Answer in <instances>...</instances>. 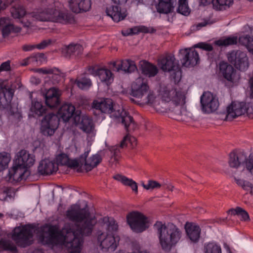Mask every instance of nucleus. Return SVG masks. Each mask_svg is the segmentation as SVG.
Masks as SVG:
<instances>
[{
	"mask_svg": "<svg viewBox=\"0 0 253 253\" xmlns=\"http://www.w3.org/2000/svg\"><path fill=\"white\" fill-rule=\"evenodd\" d=\"M91 108L101 113L110 114L111 117L115 119L117 122H120L124 126L128 132L133 130L136 127L132 117L122 108L118 107L119 109H117L114 105L111 99L105 98L101 101L95 100L91 104Z\"/></svg>",
	"mask_w": 253,
	"mask_h": 253,
	"instance_id": "4",
	"label": "nucleus"
},
{
	"mask_svg": "<svg viewBox=\"0 0 253 253\" xmlns=\"http://www.w3.org/2000/svg\"><path fill=\"white\" fill-rule=\"evenodd\" d=\"M187 235L190 240L193 242H197L200 238L201 228L195 224L187 225L185 227Z\"/></svg>",
	"mask_w": 253,
	"mask_h": 253,
	"instance_id": "30",
	"label": "nucleus"
},
{
	"mask_svg": "<svg viewBox=\"0 0 253 253\" xmlns=\"http://www.w3.org/2000/svg\"><path fill=\"white\" fill-rule=\"evenodd\" d=\"M38 242L50 249L63 245V228L56 225L46 224L41 228L38 235Z\"/></svg>",
	"mask_w": 253,
	"mask_h": 253,
	"instance_id": "8",
	"label": "nucleus"
},
{
	"mask_svg": "<svg viewBox=\"0 0 253 253\" xmlns=\"http://www.w3.org/2000/svg\"><path fill=\"white\" fill-rule=\"evenodd\" d=\"M9 19L7 17H1L0 18V28L2 29L6 25L10 24Z\"/></svg>",
	"mask_w": 253,
	"mask_h": 253,
	"instance_id": "57",
	"label": "nucleus"
},
{
	"mask_svg": "<svg viewBox=\"0 0 253 253\" xmlns=\"http://www.w3.org/2000/svg\"><path fill=\"white\" fill-rule=\"evenodd\" d=\"M195 47H198L208 51H211L213 50V47L211 44L206 42H199L194 45Z\"/></svg>",
	"mask_w": 253,
	"mask_h": 253,
	"instance_id": "52",
	"label": "nucleus"
},
{
	"mask_svg": "<svg viewBox=\"0 0 253 253\" xmlns=\"http://www.w3.org/2000/svg\"><path fill=\"white\" fill-rule=\"evenodd\" d=\"M204 253H221V249L219 245L214 242L205 244Z\"/></svg>",
	"mask_w": 253,
	"mask_h": 253,
	"instance_id": "40",
	"label": "nucleus"
},
{
	"mask_svg": "<svg viewBox=\"0 0 253 253\" xmlns=\"http://www.w3.org/2000/svg\"><path fill=\"white\" fill-rule=\"evenodd\" d=\"M159 95L163 101L169 102L171 101L176 105V111L177 114L180 115L181 112V107L177 106L181 103L185 102V96L184 92L177 90L175 86L168 84L166 85H161L159 90Z\"/></svg>",
	"mask_w": 253,
	"mask_h": 253,
	"instance_id": "9",
	"label": "nucleus"
},
{
	"mask_svg": "<svg viewBox=\"0 0 253 253\" xmlns=\"http://www.w3.org/2000/svg\"><path fill=\"white\" fill-rule=\"evenodd\" d=\"M58 5V2L53 0H42L39 7L28 14L23 5L17 3L12 6L10 12L14 18H22V22L26 20L24 23L25 27L31 26L32 22L28 19L30 17L41 21L61 23L63 21V13Z\"/></svg>",
	"mask_w": 253,
	"mask_h": 253,
	"instance_id": "2",
	"label": "nucleus"
},
{
	"mask_svg": "<svg viewBox=\"0 0 253 253\" xmlns=\"http://www.w3.org/2000/svg\"><path fill=\"white\" fill-rule=\"evenodd\" d=\"M247 156L243 153L232 152L229 155L228 163L231 168H238L241 165L246 163Z\"/></svg>",
	"mask_w": 253,
	"mask_h": 253,
	"instance_id": "28",
	"label": "nucleus"
},
{
	"mask_svg": "<svg viewBox=\"0 0 253 253\" xmlns=\"http://www.w3.org/2000/svg\"><path fill=\"white\" fill-rule=\"evenodd\" d=\"M35 162L34 156L25 150H21L16 155L13 167L8 170V180L15 184L23 180H26L30 175L28 168Z\"/></svg>",
	"mask_w": 253,
	"mask_h": 253,
	"instance_id": "5",
	"label": "nucleus"
},
{
	"mask_svg": "<svg viewBox=\"0 0 253 253\" xmlns=\"http://www.w3.org/2000/svg\"><path fill=\"white\" fill-rule=\"evenodd\" d=\"M113 67L117 71L122 70L128 73H131L137 70L134 61L129 59L123 60L119 62H114Z\"/></svg>",
	"mask_w": 253,
	"mask_h": 253,
	"instance_id": "25",
	"label": "nucleus"
},
{
	"mask_svg": "<svg viewBox=\"0 0 253 253\" xmlns=\"http://www.w3.org/2000/svg\"><path fill=\"white\" fill-rule=\"evenodd\" d=\"M55 42L56 40L55 39L45 40L42 41L40 43L36 44V48L39 49H43Z\"/></svg>",
	"mask_w": 253,
	"mask_h": 253,
	"instance_id": "48",
	"label": "nucleus"
},
{
	"mask_svg": "<svg viewBox=\"0 0 253 253\" xmlns=\"http://www.w3.org/2000/svg\"><path fill=\"white\" fill-rule=\"evenodd\" d=\"M44 56V55L42 53L33 54L24 60V62L22 63V65L26 66L31 63L37 62L39 60L43 58Z\"/></svg>",
	"mask_w": 253,
	"mask_h": 253,
	"instance_id": "43",
	"label": "nucleus"
},
{
	"mask_svg": "<svg viewBox=\"0 0 253 253\" xmlns=\"http://www.w3.org/2000/svg\"><path fill=\"white\" fill-rule=\"evenodd\" d=\"M208 24V21H204L202 22L199 23L196 25V28L197 30H200L202 27L206 26Z\"/></svg>",
	"mask_w": 253,
	"mask_h": 253,
	"instance_id": "60",
	"label": "nucleus"
},
{
	"mask_svg": "<svg viewBox=\"0 0 253 253\" xmlns=\"http://www.w3.org/2000/svg\"><path fill=\"white\" fill-rule=\"evenodd\" d=\"M10 69V61L9 60L3 62L0 66V73L3 71H9Z\"/></svg>",
	"mask_w": 253,
	"mask_h": 253,
	"instance_id": "56",
	"label": "nucleus"
},
{
	"mask_svg": "<svg viewBox=\"0 0 253 253\" xmlns=\"http://www.w3.org/2000/svg\"><path fill=\"white\" fill-rule=\"evenodd\" d=\"M219 75L227 81L233 83L238 78L236 70L227 62L221 61L219 64Z\"/></svg>",
	"mask_w": 253,
	"mask_h": 253,
	"instance_id": "20",
	"label": "nucleus"
},
{
	"mask_svg": "<svg viewBox=\"0 0 253 253\" xmlns=\"http://www.w3.org/2000/svg\"><path fill=\"white\" fill-rule=\"evenodd\" d=\"M14 25L12 24H8L4 26L2 29V33L3 37H6L13 31Z\"/></svg>",
	"mask_w": 253,
	"mask_h": 253,
	"instance_id": "53",
	"label": "nucleus"
},
{
	"mask_svg": "<svg viewBox=\"0 0 253 253\" xmlns=\"http://www.w3.org/2000/svg\"><path fill=\"white\" fill-rule=\"evenodd\" d=\"M69 6L74 13H79L89 10L91 7L90 0H70Z\"/></svg>",
	"mask_w": 253,
	"mask_h": 253,
	"instance_id": "24",
	"label": "nucleus"
},
{
	"mask_svg": "<svg viewBox=\"0 0 253 253\" xmlns=\"http://www.w3.org/2000/svg\"><path fill=\"white\" fill-rule=\"evenodd\" d=\"M140 69L142 73L149 78L155 77L159 70L156 66L146 61L140 62Z\"/></svg>",
	"mask_w": 253,
	"mask_h": 253,
	"instance_id": "29",
	"label": "nucleus"
},
{
	"mask_svg": "<svg viewBox=\"0 0 253 253\" xmlns=\"http://www.w3.org/2000/svg\"><path fill=\"white\" fill-rule=\"evenodd\" d=\"M147 93V97L143 100L147 104H152L155 99V95L153 91H148Z\"/></svg>",
	"mask_w": 253,
	"mask_h": 253,
	"instance_id": "54",
	"label": "nucleus"
},
{
	"mask_svg": "<svg viewBox=\"0 0 253 253\" xmlns=\"http://www.w3.org/2000/svg\"><path fill=\"white\" fill-rule=\"evenodd\" d=\"M245 162L246 169L253 175V154H251Z\"/></svg>",
	"mask_w": 253,
	"mask_h": 253,
	"instance_id": "49",
	"label": "nucleus"
},
{
	"mask_svg": "<svg viewBox=\"0 0 253 253\" xmlns=\"http://www.w3.org/2000/svg\"><path fill=\"white\" fill-rule=\"evenodd\" d=\"M88 71L91 74L98 76L100 81L107 85H110L114 81L113 75L108 69L90 67Z\"/></svg>",
	"mask_w": 253,
	"mask_h": 253,
	"instance_id": "23",
	"label": "nucleus"
},
{
	"mask_svg": "<svg viewBox=\"0 0 253 253\" xmlns=\"http://www.w3.org/2000/svg\"><path fill=\"white\" fill-rule=\"evenodd\" d=\"M130 140V138L127 135L124 137L119 145L111 146L109 148V150L112 154L111 159H114V161H117L119 157L121 148H123L127 145L126 142Z\"/></svg>",
	"mask_w": 253,
	"mask_h": 253,
	"instance_id": "31",
	"label": "nucleus"
},
{
	"mask_svg": "<svg viewBox=\"0 0 253 253\" xmlns=\"http://www.w3.org/2000/svg\"><path fill=\"white\" fill-rule=\"evenodd\" d=\"M7 195L8 194L6 190H4L2 191H0V200H5L6 199Z\"/></svg>",
	"mask_w": 253,
	"mask_h": 253,
	"instance_id": "59",
	"label": "nucleus"
},
{
	"mask_svg": "<svg viewBox=\"0 0 253 253\" xmlns=\"http://www.w3.org/2000/svg\"><path fill=\"white\" fill-rule=\"evenodd\" d=\"M45 103L53 112L45 115L41 122L42 133L47 136L53 135L58 128L59 122L63 121V105H60L58 90L55 88L48 89L44 94Z\"/></svg>",
	"mask_w": 253,
	"mask_h": 253,
	"instance_id": "3",
	"label": "nucleus"
},
{
	"mask_svg": "<svg viewBox=\"0 0 253 253\" xmlns=\"http://www.w3.org/2000/svg\"><path fill=\"white\" fill-rule=\"evenodd\" d=\"M227 58L229 62L241 71H246L249 67L248 57L245 52L239 50H232L227 54Z\"/></svg>",
	"mask_w": 253,
	"mask_h": 253,
	"instance_id": "16",
	"label": "nucleus"
},
{
	"mask_svg": "<svg viewBox=\"0 0 253 253\" xmlns=\"http://www.w3.org/2000/svg\"><path fill=\"white\" fill-rule=\"evenodd\" d=\"M31 110L35 113V115L41 116L45 113L46 109L42 105L41 102L33 100Z\"/></svg>",
	"mask_w": 253,
	"mask_h": 253,
	"instance_id": "38",
	"label": "nucleus"
},
{
	"mask_svg": "<svg viewBox=\"0 0 253 253\" xmlns=\"http://www.w3.org/2000/svg\"><path fill=\"white\" fill-rule=\"evenodd\" d=\"M35 48H36V44H25L22 46V49L25 51L32 50Z\"/></svg>",
	"mask_w": 253,
	"mask_h": 253,
	"instance_id": "58",
	"label": "nucleus"
},
{
	"mask_svg": "<svg viewBox=\"0 0 253 253\" xmlns=\"http://www.w3.org/2000/svg\"><path fill=\"white\" fill-rule=\"evenodd\" d=\"M97 240L100 243V246L102 249H107L113 252L116 249L118 245L119 237L118 236L115 237L110 234L105 236L104 233H101L98 235Z\"/></svg>",
	"mask_w": 253,
	"mask_h": 253,
	"instance_id": "21",
	"label": "nucleus"
},
{
	"mask_svg": "<svg viewBox=\"0 0 253 253\" xmlns=\"http://www.w3.org/2000/svg\"><path fill=\"white\" fill-rule=\"evenodd\" d=\"M177 12L184 15H188L190 12V8L188 5V0H179Z\"/></svg>",
	"mask_w": 253,
	"mask_h": 253,
	"instance_id": "41",
	"label": "nucleus"
},
{
	"mask_svg": "<svg viewBox=\"0 0 253 253\" xmlns=\"http://www.w3.org/2000/svg\"><path fill=\"white\" fill-rule=\"evenodd\" d=\"M155 226L157 227L162 249L166 252L170 251L172 247L175 246L180 240L182 236L181 231L173 223L166 225L163 224L161 222H158Z\"/></svg>",
	"mask_w": 253,
	"mask_h": 253,
	"instance_id": "7",
	"label": "nucleus"
},
{
	"mask_svg": "<svg viewBox=\"0 0 253 253\" xmlns=\"http://www.w3.org/2000/svg\"><path fill=\"white\" fill-rule=\"evenodd\" d=\"M238 42L237 36L228 37L224 39H220L214 42V44L219 46H228L236 44Z\"/></svg>",
	"mask_w": 253,
	"mask_h": 253,
	"instance_id": "37",
	"label": "nucleus"
},
{
	"mask_svg": "<svg viewBox=\"0 0 253 253\" xmlns=\"http://www.w3.org/2000/svg\"><path fill=\"white\" fill-rule=\"evenodd\" d=\"M179 56L182 65L185 67H194L198 64L200 59L198 52L190 48L179 50Z\"/></svg>",
	"mask_w": 253,
	"mask_h": 253,
	"instance_id": "18",
	"label": "nucleus"
},
{
	"mask_svg": "<svg viewBox=\"0 0 253 253\" xmlns=\"http://www.w3.org/2000/svg\"><path fill=\"white\" fill-rule=\"evenodd\" d=\"M14 91V89L8 86H2L0 84V110H6L10 116L20 121L22 118L21 113L17 108H13L11 105Z\"/></svg>",
	"mask_w": 253,
	"mask_h": 253,
	"instance_id": "10",
	"label": "nucleus"
},
{
	"mask_svg": "<svg viewBox=\"0 0 253 253\" xmlns=\"http://www.w3.org/2000/svg\"><path fill=\"white\" fill-rule=\"evenodd\" d=\"M0 250L10 252L12 253H17V247L9 240L1 239L0 240Z\"/></svg>",
	"mask_w": 253,
	"mask_h": 253,
	"instance_id": "35",
	"label": "nucleus"
},
{
	"mask_svg": "<svg viewBox=\"0 0 253 253\" xmlns=\"http://www.w3.org/2000/svg\"><path fill=\"white\" fill-rule=\"evenodd\" d=\"M226 119L231 121L234 118L247 113L250 117H253V101L245 106L243 103H232L227 107Z\"/></svg>",
	"mask_w": 253,
	"mask_h": 253,
	"instance_id": "13",
	"label": "nucleus"
},
{
	"mask_svg": "<svg viewBox=\"0 0 253 253\" xmlns=\"http://www.w3.org/2000/svg\"><path fill=\"white\" fill-rule=\"evenodd\" d=\"M252 184L250 182L246 181H245L244 184L243 185L242 188L245 190H247L248 188H252Z\"/></svg>",
	"mask_w": 253,
	"mask_h": 253,
	"instance_id": "62",
	"label": "nucleus"
},
{
	"mask_svg": "<svg viewBox=\"0 0 253 253\" xmlns=\"http://www.w3.org/2000/svg\"><path fill=\"white\" fill-rule=\"evenodd\" d=\"M12 238L17 245L25 248L33 243V227L30 224L16 227L13 231Z\"/></svg>",
	"mask_w": 253,
	"mask_h": 253,
	"instance_id": "11",
	"label": "nucleus"
},
{
	"mask_svg": "<svg viewBox=\"0 0 253 253\" xmlns=\"http://www.w3.org/2000/svg\"><path fill=\"white\" fill-rule=\"evenodd\" d=\"M66 216L75 222V226L67 231L64 235V250L67 248L68 253H80L83 237L91 234L96 220L91 216L88 210L76 205L72 206L67 211Z\"/></svg>",
	"mask_w": 253,
	"mask_h": 253,
	"instance_id": "1",
	"label": "nucleus"
},
{
	"mask_svg": "<svg viewBox=\"0 0 253 253\" xmlns=\"http://www.w3.org/2000/svg\"><path fill=\"white\" fill-rule=\"evenodd\" d=\"M200 102L202 111L208 114L215 111L219 105L218 98L209 91L203 93L201 96Z\"/></svg>",
	"mask_w": 253,
	"mask_h": 253,
	"instance_id": "17",
	"label": "nucleus"
},
{
	"mask_svg": "<svg viewBox=\"0 0 253 253\" xmlns=\"http://www.w3.org/2000/svg\"><path fill=\"white\" fill-rule=\"evenodd\" d=\"M36 72L37 73L42 74L44 75L46 74H54L58 75L59 73V70L58 69L53 67V68H38L36 69Z\"/></svg>",
	"mask_w": 253,
	"mask_h": 253,
	"instance_id": "45",
	"label": "nucleus"
},
{
	"mask_svg": "<svg viewBox=\"0 0 253 253\" xmlns=\"http://www.w3.org/2000/svg\"><path fill=\"white\" fill-rule=\"evenodd\" d=\"M77 85L82 90H88L92 85V82L88 75H81L76 80Z\"/></svg>",
	"mask_w": 253,
	"mask_h": 253,
	"instance_id": "32",
	"label": "nucleus"
},
{
	"mask_svg": "<svg viewBox=\"0 0 253 253\" xmlns=\"http://www.w3.org/2000/svg\"><path fill=\"white\" fill-rule=\"evenodd\" d=\"M131 35L138 34L140 32L148 33V30L147 27L144 26L134 27L129 29Z\"/></svg>",
	"mask_w": 253,
	"mask_h": 253,
	"instance_id": "50",
	"label": "nucleus"
},
{
	"mask_svg": "<svg viewBox=\"0 0 253 253\" xmlns=\"http://www.w3.org/2000/svg\"><path fill=\"white\" fill-rule=\"evenodd\" d=\"M228 212L232 215H237L241 217L242 220L248 221L250 220L249 215L247 211L241 207H237L235 209H231Z\"/></svg>",
	"mask_w": 253,
	"mask_h": 253,
	"instance_id": "36",
	"label": "nucleus"
},
{
	"mask_svg": "<svg viewBox=\"0 0 253 253\" xmlns=\"http://www.w3.org/2000/svg\"><path fill=\"white\" fill-rule=\"evenodd\" d=\"M130 182L132 184L131 185L130 187L131 188L132 190L134 192H135L136 193H137V192H138V188H137V183L134 181H130Z\"/></svg>",
	"mask_w": 253,
	"mask_h": 253,
	"instance_id": "61",
	"label": "nucleus"
},
{
	"mask_svg": "<svg viewBox=\"0 0 253 253\" xmlns=\"http://www.w3.org/2000/svg\"><path fill=\"white\" fill-rule=\"evenodd\" d=\"M143 186L144 188L148 190L159 188L161 187V185L156 181L149 180L147 184H143Z\"/></svg>",
	"mask_w": 253,
	"mask_h": 253,
	"instance_id": "51",
	"label": "nucleus"
},
{
	"mask_svg": "<svg viewBox=\"0 0 253 253\" xmlns=\"http://www.w3.org/2000/svg\"><path fill=\"white\" fill-rule=\"evenodd\" d=\"M127 222L131 229L137 233H141L148 228L147 218L142 213L133 211L126 216Z\"/></svg>",
	"mask_w": 253,
	"mask_h": 253,
	"instance_id": "14",
	"label": "nucleus"
},
{
	"mask_svg": "<svg viewBox=\"0 0 253 253\" xmlns=\"http://www.w3.org/2000/svg\"><path fill=\"white\" fill-rule=\"evenodd\" d=\"M149 90L147 79L142 77L137 78L131 85L130 95L132 96L142 98L147 94Z\"/></svg>",
	"mask_w": 253,
	"mask_h": 253,
	"instance_id": "19",
	"label": "nucleus"
},
{
	"mask_svg": "<svg viewBox=\"0 0 253 253\" xmlns=\"http://www.w3.org/2000/svg\"><path fill=\"white\" fill-rule=\"evenodd\" d=\"M114 178L119 181H121L123 184L131 187L132 184L130 181H133L132 179H129L125 176L121 174H116L114 176Z\"/></svg>",
	"mask_w": 253,
	"mask_h": 253,
	"instance_id": "47",
	"label": "nucleus"
},
{
	"mask_svg": "<svg viewBox=\"0 0 253 253\" xmlns=\"http://www.w3.org/2000/svg\"><path fill=\"white\" fill-rule=\"evenodd\" d=\"M104 222H107V228L109 232H114L117 230L118 226L113 218L105 217L103 218Z\"/></svg>",
	"mask_w": 253,
	"mask_h": 253,
	"instance_id": "42",
	"label": "nucleus"
},
{
	"mask_svg": "<svg viewBox=\"0 0 253 253\" xmlns=\"http://www.w3.org/2000/svg\"><path fill=\"white\" fill-rule=\"evenodd\" d=\"M63 166V152L57 155L53 161L49 159L42 160L38 168V171L42 175H49L56 172L59 166Z\"/></svg>",
	"mask_w": 253,
	"mask_h": 253,
	"instance_id": "15",
	"label": "nucleus"
},
{
	"mask_svg": "<svg viewBox=\"0 0 253 253\" xmlns=\"http://www.w3.org/2000/svg\"><path fill=\"white\" fill-rule=\"evenodd\" d=\"M75 22L74 16L73 14L66 13L64 12V24H72Z\"/></svg>",
	"mask_w": 253,
	"mask_h": 253,
	"instance_id": "55",
	"label": "nucleus"
},
{
	"mask_svg": "<svg viewBox=\"0 0 253 253\" xmlns=\"http://www.w3.org/2000/svg\"><path fill=\"white\" fill-rule=\"evenodd\" d=\"M115 3L118 4H122L126 2L127 0H111Z\"/></svg>",
	"mask_w": 253,
	"mask_h": 253,
	"instance_id": "64",
	"label": "nucleus"
},
{
	"mask_svg": "<svg viewBox=\"0 0 253 253\" xmlns=\"http://www.w3.org/2000/svg\"><path fill=\"white\" fill-rule=\"evenodd\" d=\"M233 2V0H216V3L218 5L217 8L220 10H222L225 9L226 7H229Z\"/></svg>",
	"mask_w": 253,
	"mask_h": 253,
	"instance_id": "46",
	"label": "nucleus"
},
{
	"mask_svg": "<svg viewBox=\"0 0 253 253\" xmlns=\"http://www.w3.org/2000/svg\"><path fill=\"white\" fill-rule=\"evenodd\" d=\"M250 83L251 84V97L253 98V77L251 78L250 80Z\"/></svg>",
	"mask_w": 253,
	"mask_h": 253,
	"instance_id": "63",
	"label": "nucleus"
},
{
	"mask_svg": "<svg viewBox=\"0 0 253 253\" xmlns=\"http://www.w3.org/2000/svg\"><path fill=\"white\" fill-rule=\"evenodd\" d=\"M106 13L116 22H119L124 20L127 15L126 11H122L121 7L117 5H111L107 7Z\"/></svg>",
	"mask_w": 253,
	"mask_h": 253,
	"instance_id": "26",
	"label": "nucleus"
},
{
	"mask_svg": "<svg viewBox=\"0 0 253 253\" xmlns=\"http://www.w3.org/2000/svg\"><path fill=\"white\" fill-rule=\"evenodd\" d=\"M83 46L80 44H70L64 48V58H74L82 55Z\"/></svg>",
	"mask_w": 253,
	"mask_h": 253,
	"instance_id": "27",
	"label": "nucleus"
},
{
	"mask_svg": "<svg viewBox=\"0 0 253 253\" xmlns=\"http://www.w3.org/2000/svg\"><path fill=\"white\" fill-rule=\"evenodd\" d=\"M241 45H244L253 54V38L248 35H243L238 39Z\"/></svg>",
	"mask_w": 253,
	"mask_h": 253,
	"instance_id": "33",
	"label": "nucleus"
},
{
	"mask_svg": "<svg viewBox=\"0 0 253 253\" xmlns=\"http://www.w3.org/2000/svg\"><path fill=\"white\" fill-rule=\"evenodd\" d=\"M80 110L76 109L75 106L64 102V122L71 121L79 129L86 133H90L95 128L92 118L86 114L82 115Z\"/></svg>",
	"mask_w": 253,
	"mask_h": 253,
	"instance_id": "6",
	"label": "nucleus"
},
{
	"mask_svg": "<svg viewBox=\"0 0 253 253\" xmlns=\"http://www.w3.org/2000/svg\"><path fill=\"white\" fill-rule=\"evenodd\" d=\"M156 8L157 11L160 13L168 14L172 11L174 8V4L159 1V3L156 6Z\"/></svg>",
	"mask_w": 253,
	"mask_h": 253,
	"instance_id": "39",
	"label": "nucleus"
},
{
	"mask_svg": "<svg viewBox=\"0 0 253 253\" xmlns=\"http://www.w3.org/2000/svg\"><path fill=\"white\" fill-rule=\"evenodd\" d=\"M10 160V157L7 153L0 154V171L7 168Z\"/></svg>",
	"mask_w": 253,
	"mask_h": 253,
	"instance_id": "44",
	"label": "nucleus"
},
{
	"mask_svg": "<svg viewBox=\"0 0 253 253\" xmlns=\"http://www.w3.org/2000/svg\"><path fill=\"white\" fill-rule=\"evenodd\" d=\"M81 156L78 159L71 160L68 159L66 162H64V166H67L68 168L77 169V172H81L83 171V164L81 163Z\"/></svg>",
	"mask_w": 253,
	"mask_h": 253,
	"instance_id": "34",
	"label": "nucleus"
},
{
	"mask_svg": "<svg viewBox=\"0 0 253 253\" xmlns=\"http://www.w3.org/2000/svg\"><path fill=\"white\" fill-rule=\"evenodd\" d=\"M159 65L164 72H173L171 76L175 81L179 79L181 72L179 67L178 62L174 56L171 54H167L159 60Z\"/></svg>",
	"mask_w": 253,
	"mask_h": 253,
	"instance_id": "12",
	"label": "nucleus"
},
{
	"mask_svg": "<svg viewBox=\"0 0 253 253\" xmlns=\"http://www.w3.org/2000/svg\"><path fill=\"white\" fill-rule=\"evenodd\" d=\"M89 153V151L87 150L81 155V164H83L86 171H89L96 167L102 160L101 156L98 154L93 155L87 159Z\"/></svg>",
	"mask_w": 253,
	"mask_h": 253,
	"instance_id": "22",
	"label": "nucleus"
}]
</instances>
